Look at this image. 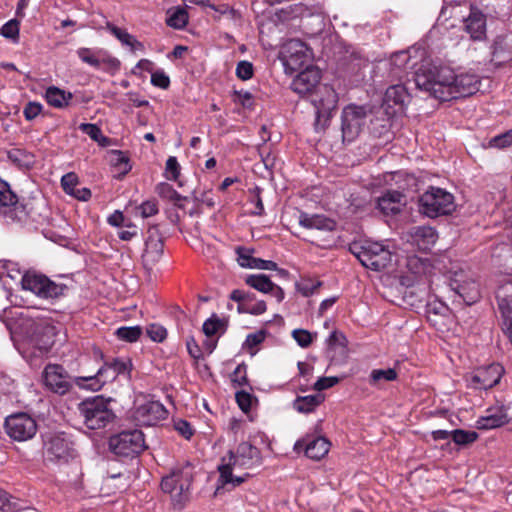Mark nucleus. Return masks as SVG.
<instances>
[{
    "label": "nucleus",
    "instance_id": "nucleus-36",
    "mask_svg": "<svg viewBox=\"0 0 512 512\" xmlns=\"http://www.w3.org/2000/svg\"><path fill=\"white\" fill-rule=\"evenodd\" d=\"M145 246L146 248L142 255L143 263L145 266H152L159 261L163 254V241H145Z\"/></svg>",
    "mask_w": 512,
    "mask_h": 512
},
{
    "label": "nucleus",
    "instance_id": "nucleus-17",
    "mask_svg": "<svg viewBox=\"0 0 512 512\" xmlns=\"http://www.w3.org/2000/svg\"><path fill=\"white\" fill-rule=\"evenodd\" d=\"M282 61L286 71L296 72L304 69L309 55L307 46L300 40H291L282 51Z\"/></svg>",
    "mask_w": 512,
    "mask_h": 512
},
{
    "label": "nucleus",
    "instance_id": "nucleus-2",
    "mask_svg": "<svg viewBox=\"0 0 512 512\" xmlns=\"http://www.w3.org/2000/svg\"><path fill=\"white\" fill-rule=\"evenodd\" d=\"M321 71L310 65L300 70L291 83V89L307 96L315 108V130H325L338 103V94L329 84H321Z\"/></svg>",
    "mask_w": 512,
    "mask_h": 512
},
{
    "label": "nucleus",
    "instance_id": "nucleus-33",
    "mask_svg": "<svg viewBox=\"0 0 512 512\" xmlns=\"http://www.w3.org/2000/svg\"><path fill=\"white\" fill-rule=\"evenodd\" d=\"M46 100L48 104L55 108H64L69 105V102L72 100L73 95L71 92H67L58 87L51 86L47 88L45 93Z\"/></svg>",
    "mask_w": 512,
    "mask_h": 512
},
{
    "label": "nucleus",
    "instance_id": "nucleus-46",
    "mask_svg": "<svg viewBox=\"0 0 512 512\" xmlns=\"http://www.w3.org/2000/svg\"><path fill=\"white\" fill-rule=\"evenodd\" d=\"M267 335L266 330H259L255 333H250L246 336V339L243 343V348L250 351L251 355H254L256 351H251L254 347L258 346L262 342H264Z\"/></svg>",
    "mask_w": 512,
    "mask_h": 512
},
{
    "label": "nucleus",
    "instance_id": "nucleus-52",
    "mask_svg": "<svg viewBox=\"0 0 512 512\" xmlns=\"http://www.w3.org/2000/svg\"><path fill=\"white\" fill-rule=\"evenodd\" d=\"M347 343H348V340H347L346 336L344 335V333H342L338 330L332 331L330 333V335L328 336V338L326 339V344H327L328 349H333L336 346L346 348Z\"/></svg>",
    "mask_w": 512,
    "mask_h": 512
},
{
    "label": "nucleus",
    "instance_id": "nucleus-24",
    "mask_svg": "<svg viewBox=\"0 0 512 512\" xmlns=\"http://www.w3.org/2000/svg\"><path fill=\"white\" fill-rule=\"evenodd\" d=\"M410 102V94L406 87L402 84L392 85L387 88L384 99L383 107L393 114L401 113L404 111L405 106Z\"/></svg>",
    "mask_w": 512,
    "mask_h": 512
},
{
    "label": "nucleus",
    "instance_id": "nucleus-43",
    "mask_svg": "<svg viewBox=\"0 0 512 512\" xmlns=\"http://www.w3.org/2000/svg\"><path fill=\"white\" fill-rule=\"evenodd\" d=\"M155 191L159 197L168 201H172L176 205H178V202L182 199H187L186 197L182 198L181 195L177 193L170 184L165 182L159 183L156 186Z\"/></svg>",
    "mask_w": 512,
    "mask_h": 512
},
{
    "label": "nucleus",
    "instance_id": "nucleus-53",
    "mask_svg": "<svg viewBox=\"0 0 512 512\" xmlns=\"http://www.w3.org/2000/svg\"><path fill=\"white\" fill-rule=\"evenodd\" d=\"M292 337L301 348H307L312 343V334L306 329H294Z\"/></svg>",
    "mask_w": 512,
    "mask_h": 512
},
{
    "label": "nucleus",
    "instance_id": "nucleus-29",
    "mask_svg": "<svg viewBox=\"0 0 512 512\" xmlns=\"http://www.w3.org/2000/svg\"><path fill=\"white\" fill-rule=\"evenodd\" d=\"M305 446V455L312 460H320L330 449V442L327 438L319 436L307 438Z\"/></svg>",
    "mask_w": 512,
    "mask_h": 512
},
{
    "label": "nucleus",
    "instance_id": "nucleus-59",
    "mask_svg": "<svg viewBox=\"0 0 512 512\" xmlns=\"http://www.w3.org/2000/svg\"><path fill=\"white\" fill-rule=\"evenodd\" d=\"M229 299L234 302L245 301L246 303L250 304L252 301L256 299V295L250 291L234 289L231 291Z\"/></svg>",
    "mask_w": 512,
    "mask_h": 512
},
{
    "label": "nucleus",
    "instance_id": "nucleus-61",
    "mask_svg": "<svg viewBox=\"0 0 512 512\" xmlns=\"http://www.w3.org/2000/svg\"><path fill=\"white\" fill-rule=\"evenodd\" d=\"M42 109L43 106L39 102L30 101L25 105L23 115L26 120L31 121L42 112Z\"/></svg>",
    "mask_w": 512,
    "mask_h": 512
},
{
    "label": "nucleus",
    "instance_id": "nucleus-30",
    "mask_svg": "<svg viewBox=\"0 0 512 512\" xmlns=\"http://www.w3.org/2000/svg\"><path fill=\"white\" fill-rule=\"evenodd\" d=\"M325 400L321 393L307 396H297L292 403V407L299 413L308 414L315 411Z\"/></svg>",
    "mask_w": 512,
    "mask_h": 512
},
{
    "label": "nucleus",
    "instance_id": "nucleus-12",
    "mask_svg": "<svg viewBox=\"0 0 512 512\" xmlns=\"http://www.w3.org/2000/svg\"><path fill=\"white\" fill-rule=\"evenodd\" d=\"M368 111L365 106L349 104L341 112V132L343 142H353L361 133Z\"/></svg>",
    "mask_w": 512,
    "mask_h": 512
},
{
    "label": "nucleus",
    "instance_id": "nucleus-54",
    "mask_svg": "<svg viewBox=\"0 0 512 512\" xmlns=\"http://www.w3.org/2000/svg\"><path fill=\"white\" fill-rule=\"evenodd\" d=\"M146 333L148 337L155 342H162L167 336L166 329L159 324H150L147 326Z\"/></svg>",
    "mask_w": 512,
    "mask_h": 512
},
{
    "label": "nucleus",
    "instance_id": "nucleus-3",
    "mask_svg": "<svg viewBox=\"0 0 512 512\" xmlns=\"http://www.w3.org/2000/svg\"><path fill=\"white\" fill-rule=\"evenodd\" d=\"M0 320L6 325L11 334H18L35 343H39L43 335L52 331V327L46 320L34 316L29 309L6 308L0 314Z\"/></svg>",
    "mask_w": 512,
    "mask_h": 512
},
{
    "label": "nucleus",
    "instance_id": "nucleus-15",
    "mask_svg": "<svg viewBox=\"0 0 512 512\" xmlns=\"http://www.w3.org/2000/svg\"><path fill=\"white\" fill-rule=\"evenodd\" d=\"M168 411L164 405L156 400H136L132 412L133 420L141 426H153L161 420L166 419Z\"/></svg>",
    "mask_w": 512,
    "mask_h": 512
},
{
    "label": "nucleus",
    "instance_id": "nucleus-39",
    "mask_svg": "<svg viewBox=\"0 0 512 512\" xmlns=\"http://www.w3.org/2000/svg\"><path fill=\"white\" fill-rule=\"evenodd\" d=\"M398 377V373L394 368L373 369L369 375V384L373 387H379L381 381L392 382Z\"/></svg>",
    "mask_w": 512,
    "mask_h": 512
},
{
    "label": "nucleus",
    "instance_id": "nucleus-49",
    "mask_svg": "<svg viewBox=\"0 0 512 512\" xmlns=\"http://www.w3.org/2000/svg\"><path fill=\"white\" fill-rule=\"evenodd\" d=\"M489 145L494 148L503 149L512 145V128L502 134L490 139Z\"/></svg>",
    "mask_w": 512,
    "mask_h": 512
},
{
    "label": "nucleus",
    "instance_id": "nucleus-5",
    "mask_svg": "<svg viewBox=\"0 0 512 512\" xmlns=\"http://www.w3.org/2000/svg\"><path fill=\"white\" fill-rule=\"evenodd\" d=\"M77 409L83 425L90 430L104 429L115 419V413L110 407V399L102 396L83 400L78 404Z\"/></svg>",
    "mask_w": 512,
    "mask_h": 512
},
{
    "label": "nucleus",
    "instance_id": "nucleus-31",
    "mask_svg": "<svg viewBox=\"0 0 512 512\" xmlns=\"http://www.w3.org/2000/svg\"><path fill=\"white\" fill-rule=\"evenodd\" d=\"M225 457L222 458V464L218 466L219 471V479L218 482L222 485H228L231 484L233 488L240 486L242 483L245 482V480L250 477L249 473H246L244 476H234L233 471V464L231 462L224 463Z\"/></svg>",
    "mask_w": 512,
    "mask_h": 512
},
{
    "label": "nucleus",
    "instance_id": "nucleus-48",
    "mask_svg": "<svg viewBox=\"0 0 512 512\" xmlns=\"http://www.w3.org/2000/svg\"><path fill=\"white\" fill-rule=\"evenodd\" d=\"M231 381L237 386H248L249 381L247 377V365L241 363L237 365L233 373L231 374Z\"/></svg>",
    "mask_w": 512,
    "mask_h": 512
},
{
    "label": "nucleus",
    "instance_id": "nucleus-45",
    "mask_svg": "<svg viewBox=\"0 0 512 512\" xmlns=\"http://www.w3.org/2000/svg\"><path fill=\"white\" fill-rule=\"evenodd\" d=\"M187 22L188 13L182 8H176L175 10L171 11L166 20L167 25L175 29L183 28Z\"/></svg>",
    "mask_w": 512,
    "mask_h": 512
},
{
    "label": "nucleus",
    "instance_id": "nucleus-32",
    "mask_svg": "<svg viewBox=\"0 0 512 512\" xmlns=\"http://www.w3.org/2000/svg\"><path fill=\"white\" fill-rule=\"evenodd\" d=\"M495 298L497 303L512 300V272L501 275L496 281Z\"/></svg>",
    "mask_w": 512,
    "mask_h": 512
},
{
    "label": "nucleus",
    "instance_id": "nucleus-55",
    "mask_svg": "<svg viewBox=\"0 0 512 512\" xmlns=\"http://www.w3.org/2000/svg\"><path fill=\"white\" fill-rule=\"evenodd\" d=\"M254 73L253 64L249 61L242 60L238 62L236 67V76L241 80H249Z\"/></svg>",
    "mask_w": 512,
    "mask_h": 512
},
{
    "label": "nucleus",
    "instance_id": "nucleus-42",
    "mask_svg": "<svg viewBox=\"0 0 512 512\" xmlns=\"http://www.w3.org/2000/svg\"><path fill=\"white\" fill-rule=\"evenodd\" d=\"M115 335L125 342H136L142 335L140 326H122L115 331Z\"/></svg>",
    "mask_w": 512,
    "mask_h": 512
},
{
    "label": "nucleus",
    "instance_id": "nucleus-7",
    "mask_svg": "<svg viewBox=\"0 0 512 512\" xmlns=\"http://www.w3.org/2000/svg\"><path fill=\"white\" fill-rule=\"evenodd\" d=\"M419 211L429 218L450 215L455 211L454 196L446 190L430 186L418 200Z\"/></svg>",
    "mask_w": 512,
    "mask_h": 512
},
{
    "label": "nucleus",
    "instance_id": "nucleus-11",
    "mask_svg": "<svg viewBox=\"0 0 512 512\" xmlns=\"http://www.w3.org/2000/svg\"><path fill=\"white\" fill-rule=\"evenodd\" d=\"M44 456L47 461L63 464L76 457V450L66 433H50L44 439Z\"/></svg>",
    "mask_w": 512,
    "mask_h": 512
},
{
    "label": "nucleus",
    "instance_id": "nucleus-10",
    "mask_svg": "<svg viewBox=\"0 0 512 512\" xmlns=\"http://www.w3.org/2000/svg\"><path fill=\"white\" fill-rule=\"evenodd\" d=\"M22 288L30 291L35 296L50 300L57 299L65 294L67 286L63 283H56L44 274L27 272L21 279Z\"/></svg>",
    "mask_w": 512,
    "mask_h": 512
},
{
    "label": "nucleus",
    "instance_id": "nucleus-50",
    "mask_svg": "<svg viewBox=\"0 0 512 512\" xmlns=\"http://www.w3.org/2000/svg\"><path fill=\"white\" fill-rule=\"evenodd\" d=\"M235 251L238 256V264L243 268L249 269L247 264H251L252 260H256V257L252 256L254 249L238 246Z\"/></svg>",
    "mask_w": 512,
    "mask_h": 512
},
{
    "label": "nucleus",
    "instance_id": "nucleus-35",
    "mask_svg": "<svg viewBox=\"0 0 512 512\" xmlns=\"http://www.w3.org/2000/svg\"><path fill=\"white\" fill-rule=\"evenodd\" d=\"M107 29L115 36L123 45L128 46L131 50H143L144 45L138 41L133 35L126 30L121 29L114 24L107 23Z\"/></svg>",
    "mask_w": 512,
    "mask_h": 512
},
{
    "label": "nucleus",
    "instance_id": "nucleus-16",
    "mask_svg": "<svg viewBox=\"0 0 512 512\" xmlns=\"http://www.w3.org/2000/svg\"><path fill=\"white\" fill-rule=\"evenodd\" d=\"M4 426L6 433L16 441L31 439L37 432L35 419L24 412L8 416Z\"/></svg>",
    "mask_w": 512,
    "mask_h": 512
},
{
    "label": "nucleus",
    "instance_id": "nucleus-25",
    "mask_svg": "<svg viewBox=\"0 0 512 512\" xmlns=\"http://www.w3.org/2000/svg\"><path fill=\"white\" fill-rule=\"evenodd\" d=\"M405 203L406 199L403 193L397 190H387L377 199V208L384 215L393 216L401 212Z\"/></svg>",
    "mask_w": 512,
    "mask_h": 512
},
{
    "label": "nucleus",
    "instance_id": "nucleus-22",
    "mask_svg": "<svg viewBox=\"0 0 512 512\" xmlns=\"http://www.w3.org/2000/svg\"><path fill=\"white\" fill-rule=\"evenodd\" d=\"M78 57L86 64L96 68H107V69H118L120 66V61L112 57L106 53H104L102 50L93 51L90 48H79L77 50Z\"/></svg>",
    "mask_w": 512,
    "mask_h": 512
},
{
    "label": "nucleus",
    "instance_id": "nucleus-64",
    "mask_svg": "<svg viewBox=\"0 0 512 512\" xmlns=\"http://www.w3.org/2000/svg\"><path fill=\"white\" fill-rule=\"evenodd\" d=\"M139 210L143 218H148L158 213V206L156 201L148 200L139 206Z\"/></svg>",
    "mask_w": 512,
    "mask_h": 512
},
{
    "label": "nucleus",
    "instance_id": "nucleus-34",
    "mask_svg": "<svg viewBox=\"0 0 512 512\" xmlns=\"http://www.w3.org/2000/svg\"><path fill=\"white\" fill-rule=\"evenodd\" d=\"M406 267L408 271L414 275L415 280L419 277L426 275L432 269V264L430 260L421 258L417 255H412L407 257Z\"/></svg>",
    "mask_w": 512,
    "mask_h": 512
},
{
    "label": "nucleus",
    "instance_id": "nucleus-21",
    "mask_svg": "<svg viewBox=\"0 0 512 512\" xmlns=\"http://www.w3.org/2000/svg\"><path fill=\"white\" fill-rule=\"evenodd\" d=\"M43 378L46 387L52 392L64 395L72 387L67 371L58 364H49L43 371Z\"/></svg>",
    "mask_w": 512,
    "mask_h": 512
},
{
    "label": "nucleus",
    "instance_id": "nucleus-28",
    "mask_svg": "<svg viewBox=\"0 0 512 512\" xmlns=\"http://www.w3.org/2000/svg\"><path fill=\"white\" fill-rule=\"evenodd\" d=\"M465 30L473 40H482L486 35V18L478 9H471L465 19Z\"/></svg>",
    "mask_w": 512,
    "mask_h": 512
},
{
    "label": "nucleus",
    "instance_id": "nucleus-44",
    "mask_svg": "<svg viewBox=\"0 0 512 512\" xmlns=\"http://www.w3.org/2000/svg\"><path fill=\"white\" fill-rule=\"evenodd\" d=\"M451 437L455 444L464 446L475 442L479 435L475 431L455 429L451 431Z\"/></svg>",
    "mask_w": 512,
    "mask_h": 512
},
{
    "label": "nucleus",
    "instance_id": "nucleus-13",
    "mask_svg": "<svg viewBox=\"0 0 512 512\" xmlns=\"http://www.w3.org/2000/svg\"><path fill=\"white\" fill-rule=\"evenodd\" d=\"M0 216L7 223L25 221L28 216L26 205L19 201L9 184L0 180Z\"/></svg>",
    "mask_w": 512,
    "mask_h": 512
},
{
    "label": "nucleus",
    "instance_id": "nucleus-6",
    "mask_svg": "<svg viewBox=\"0 0 512 512\" xmlns=\"http://www.w3.org/2000/svg\"><path fill=\"white\" fill-rule=\"evenodd\" d=\"M348 250L362 266L377 272L386 269L393 257L390 250L378 242L354 241L349 244Z\"/></svg>",
    "mask_w": 512,
    "mask_h": 512
},
{
    "label": "nucleus",
    "instance_id": "nucleus-57",
    "mask_svg": "<svg viewBox=\"0 0 512 512\" xmlns=\"http://www.w3.org/2000/svg\"><path fill=\"white\" fill-rule=\"evenodd\" d=\"M234 101L242 107L251 109L254 106L253 95L247 90H234Z\"/></svg>",
    "mask_w": 512,
    "mask_h": 512
},
{
    "label": "nucleus",
    "instance_id": "nucleus-58",
    "mask_svg": "<svg viewBox=\"0 0 512 512\" xmlns=\"http://www.w3.org/2000/svg\"><path fill=\"white\" fill-rule=\"evenodd\" d=\"M61 186L67 194H71L78 187V177L75 173L70 172L62 176Z\"/></svg>",
    "mask_w": 512,
    "mask_h": 512
},
{
    "label": "nucleus",
    "instance_id": "nucleus-27",
    "mask_svg": "<svg viewBox=\"0 0 512 512\" xmlns=\"http://www.w3.org/2000/svg\"><path fill=\"white\" fill-rule=\"evenodd\" d=\"M300 226L306 229H317L321 231H333L336 227V222L321 214H308L301 211L299 215Z\"/></svg>",
    "mask_w": 512,
    "mask_h": 512
},
{
    "label": "nucleus",
    "instance_id": "nucleus-18",
    "mask_svg": "<svg viewBox=\"0 0 512 512\" xmlns=\"http://www.w3.org/2000/svg\"><path fill=\"white\" fill-rule=\"evenodd\" d=\"M450 289L470 306L481 298L480 287L477 281L464 278L463 274H455L449 282Z\"/></svg>",
    "mask_w": 512,
    "mask_h": 512
},
{
    "label": "nucleus",
    "instance_id": "nucleus-60",
    "mask_svg": "<svg viewBox=\"0 0 512 512\" xmlns=\"http://www.w3.org/2000/svg\"><path fill=\"white\" fill-rule=\"evenodd\" d=\"M340 382V378L336 376L320 377L313 385V389L321 392L329 389Z\"/></svg>",
    "mask_w": 512,
    "mask_h": 512
},
{
    "label": "nucleus",
    "instance_id": "nucleus-63",
    "mask_svg": "<svg viewBox=\"0 0 512 512\" xmlns=\"http://www.w3.org/2000/svg\"><path fill=\"white\" fill-rule=\"evenodd\" d=\"M151 83L156 87L167 89L170 79L163 71H156L151 74Z\"/></svg>",
    "mask_w": 512,
    "mask_h": 512
},
{
    "label": "nucleus",
    "instance_id": "nucleus-26",
    "mask_svg": "<svg viewBox=\"0 0 512 512\" xmlns=\"http://www.w3.org/2000/svg\"><path fill=\"white\" fill-rule=\"evenodd\" d=\"M492 58L491 61L495 66L501 67L509 64L511 66L512 61V35L510 36H498L492 46Z\"/></svg>",
    "mask_w": 512,
    "mask_h": 512
},
{
    "label": "nucleus",
    "instance_id": "nucleus-38",
    "mask_svg": "<svg viewBox=\"0 0 512 512\" xmlns=\"http://www.w3.org/2000/svg\"><path fill=\"white\" fill-rule=\"evenodd\" d=\"M245 283L264 294L269 293L275 286V283L266 274H250L245 278Z\"/></svg>",
    "mask_w": 512,
    "mask_h": 512
},
{
    "label": "nucleus",
    "instance_id": "nucleus-37",
    "mask_svg": "<svg viewBox=\"0 0 512 512\" xmlns=\"http://www.w3.org/2000/svg\"><path fill=\"white\" fill-rule=\"evenodd\" d=\"M227 330V321L221 319L217 314L213 313L202 325V331L208 338L216 334H224Z\"/></svg>",
    "mask_w": 512,
    "mask_h": 512
},
{
    "label": "nucleus",
    "instance_id": "nucleus-23",
    "mask_svg": "<svg viewBox=\"0 0 512 512\" xmlns=\"http://www.w3.org/2000/svg\"><path fill=\"white\" fill-rule=\"evenodd\" d=\"M510 422L507 414V408L504 405L489 407L485 415L476 421V428L479 430H492L503 427Z\"/></svg>",
    "mask_w": 512,
    "mask_h": 512
},
{
    "label": "nucleus",
    "instance_id": "nucleus-14",
    "mask_svg": "<svg viewBox=\"0 0 512 512\" xmlns=\"http://www.w3.org/2000/svg\"><path fill=\"white\" fill-rule=\"evenodd\" d=\"M505 373L502 364L494 362L489 365L476 368L473 372L466 375L465 381L467 387L475 390H488L500 383Z\"/></svg>",
    "mask_w": 512,
    "mask_h": 512
},
{
    "label": "nucleus",
    "instance_id": "nucleus-19",
    "mask_svg": "<svg viewBox=\"0 0 512 512\" xmlns=\"http://www.w3.org/2000/svg\"><path fill=\"white\" fill-rule=\"evenodd\" d=\"M229 462L235 467L251 469L262 463V455L259 448L249 442H241L236 452L229 451Z\"/></svg>",
    "mask_w": 512,
    "mask_h": 512
},
{
    "label": "nucleus",
    "instance_id": "nucleus-40",
    "mask_svg": "<svg viewBox=\"0 0 512 512\" xmlns=\"http://www.w3.org/2000/svg\"><path fill=\"white\" fill-rule=\"evenodd\" d=\"M412 236L416 241H422L425 246L434 244L438 237L436 229L431 226L414 227Z\"/></svg>",
    "mask_w": 512,
    "mask_h": 512
},
{
    "label": "nucleus",
    "instance_id": "nucleus-4",
    "mask_svg": "<svg viewBox=\"0 0 512 512\" xmlns=\"http://www.w3.org/2000/svg\"><path fill=\"white\" fill-rule=\"evenodd\" d=\"M192 465L186 462L183 466L175 467L171 473L163 477L161 489L171 495L173 506L181 510L191 497Z\"/></svg>",
    "mask_w": 512,
    "mask_h": 512
},
{
    "label": "nucleus",
    "instance_id": "nucleus-41",
    "mask_svg": "<svg viewBox=\"0 0 512 512\" xmlns=\"http://www.w3.org/2000/svg\"><path fill=\"white\" fill-rule=\"evenodd\" d=\"M79 129L102 147L107 146L110 142L109 138L103 135L101 129L96 124L81 123Z\"/></svg>",
    "mask_w": 512,
    "mask_h": 512
},
{
    "label": "nucleus",
    "instance_id": "nucleus-56",
    "mask_svg": "<svg viewBox=\"0 0 512 512\" xmlns=\"http://www.w3.org/2000/svg\"><path fill=\"white\" fill-rule=\"evenodd\" d=\"M235 399H236V402L239 406V408L247 413L248 411H250L251 409V406H252V394L245 391V390H240V391H237L235 393Z\"/></svg>",
    "mask_w": 512,
    "mask_h": 512
},
{
    "label": "nucleus",
    "instance_id": "nucleus-62",
    "mask_svg": "<svg viewBox=\"0 0 512 512\" xmlns=\"http://www.w3.org/2000/svg\"><path fill=\"white\" fill-rule=\"evenodd\" d=\"M0 33L6 37V38H15L18 36L19 34V23L17 20L15 19H12L10 21H8L7 23H5L1 30H0Z\"/></svg>",
    "mask_w": 512,
    "mask_h": 512
},
{
    "label": "nucleus",
    "instance_id": "nucleus-8",
    "mask_svg": "<svg viewBox=\"0 0 512 512\" xmlns=\"http://www.w3.org/2000/svg\"><path fill=\"white\" fill-rule=\"evenodd\" d=\"M128 369L127 361L120 358H111L104 361L95 375L75 377L73 381L80 388L98 391L103 385L112 382L118 375L127 372Z\"/></svg>",
    "mask_w": 512,
    "mask_h": 512
},
{
    "label": "nucleus",
    "instance_id": "nucleus-9",
    "mask_svg": "<svg viewBox=\"0 0 512 512\" xmlns=\"http://www.w3.org/2000/svg\"><path fill=\"white\" fill-rule=\"evenodd\" d=\"M110 451L119 457H135L146 448L144 434L139 429L123 430L109 438Z\"/></svg>",
    "mask_w": 512,
    "mask_h": 512
},
{
    "label": "nucleus",
    "instance_id": "nucleus-1",
    "mask_svg": "<svg viewBox=\"0 0 512 512\" xmlns=\"http://www.w3.org/2000/svg\"><path fill=\"white\" fill-rule=\"evenodd\" d=\"M415 82L421 90L443 102L470 96L478 91L480 85L476 74H456L452 68L446 66L417 73Z\"/></svg>",
    "mask_w": 512,
    "mask_h": 512
},
{
    "label": "nucleus",
    "instance_id": "nucleus-51",
    "mask_svg": "<svg viewBox=\"0 0 512 512\" xmlns=\"http://www.w3.org/2000/svg\"><path fill=\"white\" fill-rule=\"evenodd\" d=\"M179 175L180 165L177 161V158L174 156H170L166 161L165 177L168 180L178 181Z\"/></svg>",
    "mask_w": 512,
    "mask_h": 512
},
{
    "label": "nucleus",
    "instance_id": "nucleus-20",
    "mask_svg": "<svg viewBox=\"0 0 512 512\" xmlns=\"http://www.w3.org/2000/svg\"><path fill=\"white\" fill-rule=\"evenodd\" d=\"M393 113L381 106L372 111H369L368 118V130L369 133L376 138H385L389 140L392 135V118Z\"/></svg>",
    "mask_w": 512,
    "mask_h": 512
},
{
    "label": "nucleus",
    "instance_id": "nucleus-47",
    "mask_svg": "<svg viewBox=\"0 0 512 512\" xmlns=\"http://www.w3.org/2000/svg\"><path fill=\"white\" fill-rule=\"evenodd\" d=\"M261 192L262 189L259 186H255L254 188L249 190V193L251 195L250 202L253 203L255 206V209L251 211V215L263 216L265 214V209L261 198Z\"/></svg>",
    "mask_w": 512,
    "mask_h": 512
}]
</instances>
